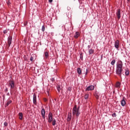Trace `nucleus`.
<instances>
[{
  "label": "nucleus",
  "instance_id": "obj_1",
  "mask_svg": "<svg viewBox=\"0 0 130 130\" xmlns=\"http://www.w3.org/2000/svg\"><path fill=\"white\" fill-rule=\"evenodd\" d=\"M122 67H123L122 61L119 60L116 64V74L120 78H121V74L123 71L122 70Z\"/></svg>",
  "mask_w": 130,
  "mask_h": 130
},
{
  "label": "nucleus",
  "instance_id": "obj_2",
  "mask_svg": "<svg viewBox=\"0 0 130 130\" xmlns=\"http://www.w3.org/2000/svg\"><path fill=\"white\" fill-rule=\"evenodd\" d=\"M72 114L73 116H74L76 115L77 118L80 116V114H81V113H80V111H79V109H77V106L75 105L74 107L73 108L72 110Z\"/></svg>",
  "mask_w": 130,
  "mask_h": 130
},
{
  "label": "nucleus",
  "instance_id": "obj_3",
  "mask_svg": "<svg viewBox=\"0 0 130 130\" xmlns=\"http://www.w3.org/2000/svg\"><path fill=\"white\" fill-rule=\"evenodd\" d=\"M52 112H49L48 113V122L49 123H51V122L53 120V119H52Z\"/></svg>",
  "mask_w": 130,
  "mask_h": 130
},
{
  "label": "nucleus",
  "instance_id": "obj_4",
  "mask_svg": "<svg viewBox=\"0 0 130 130\" xmlns=\"http://www.w3.org/2000/svg\"><path fill=\"white\" fill-rule=\"evenodd\" d=\"M9 85L10 86L11 89H14L15 88V82L14 80H10L9 81Z\"/></svg>",
  "mask_w": 130,
  "mask_h": 130
},
{
  "label": "nucleus",
  "instance_id": "obj_5",
  "mask_svg": "<svg viewBox=\"0 0 130 130\" xmlns=\"http://www.w3.org/2000/svg\"><path fill=\"white\" fill-rule=\"evenodd\" d=\"M13 40V38L11 36H9L8 38V41H7V43L8 47H10L11 46V44H12V41Z\"/></svg>",
  "mask_w": 130,
  "mask_h": 130
},
{
  "label": "nucleus",
  "instance_id": "obj_6",
  "mask_svg": "<svg viewBox=\"0 0 130 130\" xmlns=\"http://www.w3.org/2000/svg\"><path fill=\"white\" fill-rule=\"evenodd\" d=\"M41 115L44 120V121H45V110L43 107H42V110H41Z\"/></svg>",
  "mask_w": 130,
  "mask_h": 130
},
{
  "label": "nucleus",
  "instance_id": "obj_7",
  "mask_svg": "<svg viewBox=\"0 0 130 130\" xmlns=\"http://www.w3.org/2000/svg\"><path fill=\"white\" fill-rule=\"evenodd\" d=\"M94 89H95V86L94 85H90L85 89V91H92Z\"/></svg>",
  "mask_w": 130,
  "mask_h": 130
},
{
  "label": "nucleus",
  "instance_id": "obj_8",
  "mask_svg": "<svg viewBox=\"0 0 130 130\" xmlns=\"http://www.w3.org/2000/svg\"><path fill=\"white\" fill-rule=\"evenodd\" d=\"M114 47H115V48H116V49H118V48H119V41H118V40H117L115 42Z\"/></svg>",
  "mask_w": 130,
  "mask_h": 130
},
{
  "label": "nucleus",
  "instance_id": "obj_9",
  "mask_svg": "<svg viewBox=\"0 0 130 130\" xmlns=\"http://www.w3.org/2000/svg\"><path fill=\"white\" fill-rule=\"evenodd\" d=\"M37 98L36 96V94L34 93V95H33V103L34 104H35V105H36V104H37Z\"/></svg>",
  "mask_w": 130,
  "mask_h": 130
},
{
  "label": "nucleus",
  "instance_id": "obj_10",
  "mask_svg": "<svg viewBox=\"0 0 130 130\" xmlns=\"http://www.w3.org/2000/svg\"><path fill=\"white\" fill-rule=\"evenodd\" d=\"M82 70L84 72L83 74H85V76H87L88 75V68H87L86 67H84Z\"/></svg>",
  "mask_w": 130,
  "mask_h": 130
},
{
  "label": "nucleus",
  "instance_id": "obj_11",
  "mask_svg": "<svg viewBox=\"0 0 130 130\" xmlns=\"http://www.w3.org/2000/svg\"><path fill=\"white\" fill-rule=\"evenodd\" d=\"M125 98L123 97L122 100H121V106H124V105H125L126 104V103H125Z\"/></svg>",
  "mask_w": 130,
  "mask_h": 130
},
{
  "label": "nucleus",
  "instance_id": "obj_12",
  "mask_svg": "<svg viewBox=\"0 0 130 130\" xmlns=\"http://www.w3.org/2000/svg\"><path fill=\"white\" fill-rule=\"evenodd\" d=\"M72 119V113H69L67 118V121H71Z\"/></svg>",
  "mask_w": 130,
  "mask_h": 130
},
{
  "label": "nucleus",
  "instance_id": "obj_13",
  "mask_svg": "<svg viewBox=\"0 0 130 130\" xmlns=\"http://www.w3.org/2000/svg\"><path fill=\"white\" fill-rule=\"evenodd\" d=\"M79 36L80 32H79L78 31H76L75 32V34L74 35V38H75V39H77Z\"/></svg>",
  "mask_w": 130,
  "mask_h": 130
},
{
  "label": "nucleus",
  "instance_id": "obj_14",
  "mask_svg": "<svg viewBox=\"0 0 130 130\" xmlns=\"http://www.w3.org/2000/svg\"><path fill=\"white\" fill-rule=\"evenodd\" d=\"M77 72L78 75H79L80 76V75H82V69H81V68H78L77 69Z\"/></svg>",
  "mask_w": 130,
  "mask_h": 130
},
{
  "label": "nucleus",
  "instance_id": "obj_15",
  "mask_svg": "<svg viewBox=\"0 0 130 130\" xmlns=\"http://www.w3.org/2000/svg\"><path fill=\"white\" fill-rule=\"evenodd\" d=\"M118 19H120V9H118L116 13Z\"/></svg>",
  "mask_w": 130,
  "mask_h": 130
},
{
  "label": "nucleus",
  "instance_id": "obj_16",
  "mask_svg": "<svg viewBox=\"0 0 130 130\" xmlns=\"http://www.w3.org/2000/svg\"><path fill=\"white\" fill-rule=\"evenodd\" d=\"M125 76H128L129 75V70L128 69H125Z\"/></svg>",
  "mask_w": 130,
  "mask_h": 130
},
{
  "label": "nucleus",
  "instance_id": "obj_17",
  "mask_svg": "<svg viewBox=\"0 0 130 130\" xmlns=\"http://www.w3.org/2000/svg\"><path fill=\"white\" fill-rule=\"evenodd\" d=\"M12 102H13V101H12V100L8 101L7 104L5 105L6 107H8V106L9 104H11V103H12Z\"/></svg>",
  "mask_w": 130,
  "mask_h": 130
},
{
  "label": "nucleus",
  "instance_id": "obj_18",
  "mask_svg": "<svg viewBox=\"0 0 130 130\" xmlns=\"http://www.w3.org/2000/svg\"><path fill=\"white\" fill-rule=\"evenodd\" d=\"M72 91V87H69L67 89V93H69V94L71 93Z\"/></svg>",
  "mask_w": 130,
  "mask_h": 130
},
{
  "label": "nucleus",
  "instance_id": "obj_19",
  "mask_svg": "<svg viewBox=\"0 0 130 130\" xmlns=\"http://www.w3.org/2000/svg\"><path fill=\"white\" fill-rule=\"evenodd\" d=\"M19 119L22 120V119H23V113H19Z\"/></svg>",
  "mask_w": 130,
  "mask_h": 130
},
{
  "label": "nucleus",
  "instance_id": "obj_20",
  "mask_svg": "<svg viewBox=\"0 0 130 130\" xmlns=\"http://www.w3.org/2000/svg\"><path fill=\"white\" fill-rule=\"evenodd\" d=\"M89 54H93V53H94V50L92 49H90L89 50Z\"/></svg>",
  "mask_w": 130,
  "mask_h": 130
},
{
  "label": "nucleus",
  "instance_id": "obj_21",
  "mask_svg": "<svg viewBox=\"0 0 130 130\" xmlns=\"http://www.w3.org/2000/svg\"><path fill=\"white\" fill-rule=\"evenodd\" d=\"M116 88H119L120 87V82H117L115 85Z\"/></svg>",
  "mask_w": 130,
  "mask_h": 130
},
{
  "label": "nucleus",
  "instance_id": "obj_22",
  "mask_svg": "<svg viewBox=\"0 0 130 130\" xmlns=\"http://www.w3.org/2000/svg\"><path fill=\"white\" fill-rule=\"evenodd\" d=\"M45 56L46 58H48V56H49V54H48V52H45Z\"/></svg>",
  "mask_w": 130,
  "mask_h": 130
},
{
  "label": "nucleus",
  "instance_id": "obj_23",
  "mask_svg": "<svg viewBox=\"0 0 130 130\" xmlns=\"http://www.w3.org/2000/svg\"><path fill=\"white\" fill-rule=\"evenodd\" d=\"M52 121V125L54 126V125H55V123H56V121L55 120V119H53Z\"/></svg>",
  "mask_w": 130,
  "mask_h": 130
},
{
  "label": "nucleus",
  "instance_id": "obj_24",
  "mask_svg": "<svg viewBox=\"0 0 130 130\" xmlns=\"http://www.w3.org/2000/svg\"><path fill=\"white\" fill-rule=\"evenodd\" d=\"M115 59H113V60H112L111 64H112V66H114V64H115Z\"/></svg>",
  "mask_w": 130,
  "mask_h": 130
},
{
  "label": "nucleus",
  "instance_id": "obj_25",
  "mask_svg": "<svg viewBox=\"0 0 130 130\" xmlns=\"http://www.w3.org/2000/svg\"><path fill=\"white\" fill-rule=\"evenodd\" d=\"M94 96H95L96 99H97V100L99 99V95H98V94L97 93H95Z\"/></svg>",
  "mask_w": 130,
  "mask_h": 130
},
{
  "label": "nucleus",
  "instance_id": "obj_26",
  "mask_svg": "<svg viewBox=\"0 0 130 130\" xmlns=\"http://www.w3.org/2000/svg\"><path fill=\"white\" fill-rule=\"evenodd\" d=\"M42 31L43 32H44V31H45V26H44V25H43L42 27Z\"/></svg>",
  "mask_w": 130,
  "mask_h": 130
},
{
  "label": "nucleus",
  "instance_id": "obj_27",
  "mask_svg": "<svg viewBox=\"0 0 130 130\" xmlns=\"http://www.w3.org/2000/svg\"><path fill=\"white\" fill-rule=\"evenodd\" d=\"M57 89L58 92H60V90L61 88H60V86L59 85L57 86Z\"/></svg>",
  "mask_w": 130,
  "mask_h": 130
},
{
  "label": "nucleus",
  "instance_id": "obj_28",
  "mask_svg": "<svg viewBox=\"0 0 130 130\" xmlns=\"http://www.w3.org/2000/svg\"><path fill=\"white\" fill-rule=\"evenodd\" d=\"M88 98H89V94H87L85 95L84 98L85 100H87V99H88Z\"/></svg>",
  "mask_w": 130,
  "mask_h": 130
},
{
  "label": "nucleus",
  "instance_id": "obj_29",
  "mask_svg": "<svg viewBox=\"0 0 130 130\" xmlns=\"http://www.w3.org/2000/svg\"><path fill=\"white\" fill-rule=\"evenodd\" d=\"M112 117H116V113H114L112 114Z\"/></svg>",
  "mask_w": 130,
  "mask_h": 130
},
{
  "label": "nucleus",
  "instance_id": "obj_30",
  "mask_svg": "<svg viewBox=\"0 0 130 130\" xmlns=\"http://www.w3.org/2000/svg\"><path fill=\"white\" fill-rule=\"evenodd\" d=\"M30 61H33V60H34V57L32 56L30 57Z\"/></svg>",
  "mask_w": 130,
  "mask_h": 130
},
{
  "label": "nucleus",
  "instance_id": "obj_31",
  "mask_svg": "<svg viewBox=\"0 0 130 130\" xmlns=\"http://www.w3.org/2000/svg\"><path fill=\"white\" fill-rule=\"evenodd\" d=\"M3 32H4V34H7V33H8V30H4Z\"/></svg>",
  "mask_w": 130,
  "mask_h": 130
},
{
  "label": "nucleus",
  "instance_id": "obj_32",
  "mask_svg": "<svg viewBox=\"0 0 130 130\" xmlns=\"http://www.w3.org/2000/svg\"><path fill=\"white\" fill-rule=\"evenodd\" d=\"M4 125H5V126H8V122H5L4 123Z\"/></svg>",
  "mask_w": 130,
  "mask_h": 130
},
{
  "label": "nucleus",
  "instance_id": "obj_33",
  "mask_svg": "<svg viewBox=\"0 0 130 130\" xmlns=\"http://www.w3.org/2000/svg\"><path fill=\"white\" fill-rule=\"evenodd\" d=\"M51 81H52V82H54V81H55L54 78H51Z\"/></svg>",
  "mask_w": 130,
  "mask_h": 130
},
{
  "label": "nucleus",
  "instance_id": "obj_34",
  "mask_svg": "<svg viewBox=\"0 0 130 130\" xmlns=\"http://www.w3.org/2000/svg\"><path fill=\"white\" fill-rule=\"evenodd\" d=\"M47 94L48 95V96H49V90H47Z\"/></svg>",
  "mask_w": 130,
  "mask_h": 130
},
{
  "label": "nucleus",
  "instance_id": "obj_35",
  "mask_svg": "<svg viewBox=\"0 0 130 130\" xmlns=\"http://www.w3.org/2000/svg\"><path fill=\"white\" fill-rule=\"evenodd\" d=\"M87 48H88V49H90L91 48V46L90 45H88Z\"/></svg>",
  "mask_w": 130,
  "mask_h": 130
},
{
  "label": "nucleus",
  "instance_id": "obj_36",
  "mask_svg": "<svg viewBox=\"0 0 130 130\" xmlns=\"http://www.w3.org/2000/svg\"><path fill=\"white\" fill-rule=\"evenodd\" d=\"M53 1V0H49V3H52Z\"/></svg>",
  "mask_w": 130,
  "mask_h": 130
},
{
  "label": "nucleus",
  "instance_id": "obj_37",
  "mask_svg": "<svg viewBox=\"0 0 130 130\" xmlns=\"http://www.w3.org/2000/svg\"><path fill=\"white\" fill-rule=\"evenodd\" d=\"M8 88H6L5 89V92H8Z\"/></svg>",
  "mask_w": 130,
  "mask_h": 130
},
{
  "label": "nucleus",
  "instance_id": "obj_38",
  "mask_svg": "<svg viewBox=\"0 0 130 130\" xmlns=\"http://www.w3.org/2000/svg\"><path fill=\"white\" fill-rule=\"evenodd\" d=\"M7 96H10V93H7Z\"/></svg>",
  "mask_w": 130,
  "mask_h": 130
},
{
  "label": "nucleus",
  "instance_id": "obj_39",
  "mask_svg": "<svg viewBox=\"0 0 130 130\" xmlns=\"http://www.w3.org/2000/svg\"><path fill=\"white\" fill-rule=\"evenodd\" d=\"M77 109H78V111H79L80 107H78V108H77Z\"/></svg>",
  "mask_w": 130,
  "mask_h": 130
},
{
  "label": "nucleus",
  "instance_id": "obj_40",
  "mask_svg": "<svg viewBox=\"0 0 130 130\" xmlns=\"http://www.w3.org/2000/svg\"><path fill=\"white\" fill-rule=\"evenodd\" d=\"M80 58H83V56H80Z\"/></svg>",
  "mask_w": 130,
  "mask_h": 130
},
{
  "label": "nucleus",
  "instance_id": "obj_41",
  "mask_svg": "<svg viewBox=\"0 0 130 130\" xmlns=\"http://www.w3.org/2000/svg\"><path fill=\"white\" fill-rule=\"evenodd\" d=\"M47 100L46 99H45V101H47Z\"/></svg>",
  "mask_w": 130,
  "mask_h": 130
},
{
  "label": "nucleus",
  "instance_id": "obj_42",
  "mask_svg": "<svg viewBox=\"0 0 130 130\" xmlns=\"http://www.w3.org/2000/svg\"><path fill=\"white\" fill-rule=\"evenodd\" d=\"M128 2H129L130 0H127Z\"/></svg>",
  "mask_w": 130,
  "mask_h": 130
},
{
  "label": "nucleus",
  "instance_id": "obj_43",
  "mask_svg": "<svg viewBox=\"0 0 130 130\" xmlns=\"http://www.w3.org/2000/svg\"><path fill=\"white\" fill-rule=\"evenodd\" d=\"M99 2H100V0H98Z\"/></svg>",
  "mask_w": 130,
  "mask_h": 130
}]
</instances>
